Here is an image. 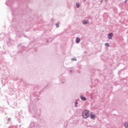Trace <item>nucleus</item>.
<instances>
[{"label": "nucleus", "instance_id": "nucleus-1", "mask_svg": "<svg viewBox=\"0 0 128 128\" xmlns=\"http://www.w3.org/2000/svg\"><path fill=\"white\" fill-rule=\"evenodd\" d=\"M82 116L84 118H88V116H90V112L88 110H84L82 112Z\"/></svg>", "mask_w": 128, "mask_h": 128}, {"label": "nucleus", "instance_id": "nucleus-2", "mask_svg": "<svg viewBox=\"0 0 128 128\" xmlns=\"http://www.w3.org/2000/svg\"><path fill=\"white\" fill-rule=\"evenodd\" d=\"M90 117L92 120H94V118H96V116H94V114L93 112L90 113Z\"/></svg>", "mask_w": 128, "mask_h": 128}, {"label": "nucleus", "instance_id": "nucleus-3", "mask_svg": "<svg viewBox=\"0 0 128 128\" xmlns=\"http://www.w3.org/2000/svg\"><path fill=\"white\" fill-rule=\"evenodd\" d=\"M114 36V34L112 33H110L108 34V38H109V40H111L112 38Z\"/></svg>", "mask_w": 128, "mask_h": 128}, {"label": "nucleus", "instance_id": "nucleus-4", "mask_svg": "<svg viewBox=\"0 0 128 128\" xmlns=\"http://www.w3.org/2000/svg\"><path fill=\"white\" fill-rule=\"evenodd\" d=\"M82 23L84 24H88V20H84L82 21Z\"/></svg>", "mask_w": 128, "mask_h": 128}, {"label": "nucleus", "instance_id": "nucleus-5", "mask_svg": "<svg viewBox=\"0 0 128 128\" xmlns=\"http://www.w3.org/2000/svg\"><path fill=\"white\" fill-rule=\"evenodd\" d=\"M80 42V38H76V44H78Z\"/></svg>", "mask_w": 128, "mask_h": 128}, {"label": "nucleus", "instance_id": "nucleus-6", "mask_svg": "<svg viewBox=\"0 0 128 128\" xmlns=\"http://www.w3.org/2000/svg\"><path fill=\"white\" fill-rule=\"evenodd\" d=\"M82 100H86V98L82 96H80Z\"/></svg>", "mask_w": 128, "mask_h": 128}, {"label": "nucleus", "instance_id": "nucleus-7", "mask_svg": "<svg viewBox=\"0 0 128 128\" xmlns=\"http://www.w3.org/2000/svg\"><path fill=\"white\" fill-rule=\"evenodd\" d=\"M124 127L126 128H128V122H126L124 124Z\"/></svg>", "mask_w": 128, "mask_h": 128}, {"label": "nucleus", "instance_id": "nucleus-8", "mask_svg": "<svg viewBox=\"0 0 128 128\" xmlns=\"http://www.w3.org/2000/svg\"><path fill=\"white\" fill-rule=\"evenodd\" d=\"M105 46H110V44L108 43H106Z\"/></svg>", "mask_w": 128, "mask_h": 128}, {"label": "nucleus", "instance_id": "nucleus-9", "mask_svg": "<svg viewBox=\"0 0 128 128\" xmlns=\"http://www.w3.org/2000/svg\"><path fill=\"white\" fill-rule=\"evenodd\" d=\"M56 28H59L60 24H56Z\"/></svg>", "mask_w": 128, "mask_h": 128}, {"label": "nucleus", "instance_id": "nucleus-10", "mask_svg": "<svg viewBox=\"0 0 128 128\" xmlns=\"http://www.w3.org/2000/svg\"><path fill=\"white\" fill-rule=\"evenodd\" d=\"M76 6L77 8H80V4H76Z\"/></svg>", "mask_w": 128, "mask_h": 128}, {"label": "nucleus", "instance_id": "nucleus-11", "mask_svg": "<svg viewBox=\"0 0 128 128\" xmlns=\"http://www.w3.org/2000/svg\"><path fill=\"white\" fill-rule=\"evenodd\" d=\"M78 104V102L76 101V102H75V104H76H76Z\"/></svg>", "mask_w": 128, "mask_h": 128}]
</instances>
